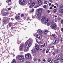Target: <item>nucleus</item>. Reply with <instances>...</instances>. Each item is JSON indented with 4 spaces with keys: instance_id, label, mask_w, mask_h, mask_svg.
Returning a JSON list of instances; mask_svg holds the SVG:
<instances>
[{
    "instance_id": "f257e3e1",
    "label": "nucleus",
    "mask_w": 63,
    "mask_h": 63,
    "mask_svg": "<svg viewBox=\"0 0 63 63\" xmlns=\"http://www.w3.org/2000/svg\"><path fill=\"white\" fill-rule=\"evenodd\" d=\"M32 42H33V40L30 39H29V40L26 41L25 42V44L26 46V48H24V51L26 52L28 51L30 46L32 44Z\"/></svg>"
},
{
    "instance_id": "f03ea898",
    "label": "nucleus",
    "mask_w": 63,
    "mask_h": 63,
    "mask_svg": "<svg viewBox=\"0 0 63 63\" xmlns=\"http://www.w3.org/2000/svg\"><path fill=\"white\" fill-rule=\"evenodd\" d=\"M35 2H32V0L29 1V4H31L29 7V8H32L33 7V6L35 5Z\"/></svg>"
},
{
    "instance_id": "7ed1b4c3",
    "label": "nucleus",
    "mask_w": 63,
    "mask_h": 63,
    "mask_svg": "<svg viewBox=\"0 0 63 63\" xmlns=\"http://www.w3.org/2000/svg\"><path fill=\"white\" fill-rule=\"evenodd\" d=\"M19 60H20L21 62H23L24 60V57L23 55H19L18 56Z\"/></svg>"
},
{
    "instance_id": "20e7f679",
    "label": "nucleus",
    "mask_w": 63,
    "mask_h": 63,
    "mask_svg": "<svg viewBox=\"0 0 63 63\" xmlns=\"http://www.w3.org/2000/svg\"><path fill=\"white\" fill-rule=\"evenodd\" d=\"M25 57L27 59H30L31 57V55L30 54L28 53L26 54Z\"/></svg>"
},
{
    "instance_id": "39448f33",
    "label": "nucleus",
    "mask_w": 63,
    "mask_h": 63,
    "mask_svg": "<svg viewBox=\"0 0 63 63\" xmlns=\"http://www.w3.org/2000/svg\"><path fill=\"white\" fill-rule=\"evenodd\" d=\"M24 47V44H22L20 45V47L19 50L21 51L23 50V47Z\"/></svg>"
},
{
    "instance_id": "423d86ee",
    "label": "nucleus",
    "mask_w": 63,
    "mask_h": 63,
    "mask_svg": "<svg viewBox=\"0 0 63 63\" xmlns=\"http://www.w3.org/2000/svg\"><path fill=\"white\" fill-rule=\"evenodd\" d=\"M34 36H36V37L38 38L39 39H42V38H43V36L41 35H36V34H34L33 35Z\"/></svg>"
},
{
    "instance_id": "0eeeda50",
    "label": "nucleus",
    "mask_w": 63,
    "mask_h": 63,
    "mask_svg": "<svg viewBox=\"0 0 63 63\" xmlns=\"http://www.w3.org/2000/svg\"><path fill=\"white\" fill-rule=\"evenodd\" d=\"M51 28H54V29H56L57 28V26L55 24H54L52 26H51Z\"/></svg>"
},
{
    "instance_id": "6e6552de",
    "label": "nucleus",
    "mask_w": 63,
    "mask_h": 63,
    "mask_svg": "<svg viewBox=\"0 0 63 63\" xmlns=\"http://www.w3.org/2000/svg\"><path fill=\"white\" fill-rule=\"evenodd\" d=\"M37 32L38 34L39 33L40 34H41V35L43 34V31L41 30H37Z\"/></svg>"
},
{
    "instance_id": "1a4fd4ad",
    "label": "nucleus",
    "mask_w": 63,
    "mask_h": 63,
    "mask_svg": "<svg viewBox=\"0 0 63 63\" xmlns=\"http://www.w3.org/2000/svg\"><path fill=\"white\" fill-rule=\"evenodd\" d=\"M43 2H42V1L41 0H39L38 1V3L39 6H41L43 5Z\"/></svg>"
},
{
    "instance_id": "9d476101",
    "label": "nucleus",
    "mask_w": 63,
    "mask_h": 63,
    "mask_svg": "<svg viewBox=\"0 0 63 63\" xmlns=\"http://www.w3.org/2000/svg\"><path fill=\"white\" fill-rule=\"evenodd\" d=\"M37 10L38 13H42V12L43 11V8H41L38 9Z\"/></svg>"
},
{
    "instance_id": "9b49d317",
    "label": "nucleus",
    "mask_w": 63,
    "mask_h": 63,
    "mask_svg": "<svg viewBox=\"0 0 63 63\" xmlns=\"http://www.w3.org/2000/svg\"><path fill=\"white\" fill-rule=\"evenodd\" d=\"M20 0V2L21 4L24 5V4H25V1H24V0Z\"/></svg>"
},
{
    "instance_id": "f8f14e48",
    "label": "nucleus",
    "mask_w": 63,
    "mask_h": 63,
    "mask_svg": "<svg viewBox=\"0 0 63 63\" xmlns=\"http://www.w3.org/2000/svg\"><path fill=\"white\" fill-rule=\"evenodd\" d=\"M9 14V12H5L3 14V16H8V14Z\"/></svg>"
},
{
    "instance_id": "ddd939ff",
    "label": "nucleus",
    "mask_w": 63,
    "mask_h": 63,
    "mask_svg": "<svg viewBox=\"0 0 63 63\" xmlns=\"http://www.w3.org/2000/svg\"><path fill=\"white\" fill-rule=\"evenodd\" d=\"M36 52V50L34 49H33L31 51V52L32 54H33V53H35Z\"/></svg>"
},
{
    "instance_id": "4468645a",
    "label": "nucleus",
    "mask_w": 63,
    "mask_h": 63,
    "mask_svg": "<svg viewBox=\"0 0 63 63\" xmlns=\"http://www.w3.org/2000/svg\"><path fill=\"white\" fill-rule=\"evenodd\" d=\"M6 19H7V18L6 17H5L3 19V22L4 23H5L6 22Z\"/></svg>"
},
{
    "instance_id": "2eb2a0df",
    "label": "nucleus",
    "mask_w": 63,
    "mask_h": 63,
    "mask_svg": "<svg viewBox=\"0 0 63 63\" xmlns=\"http://www.w3.org/2000/svg\"><path fill=\"white\" fill-rule=\"evenodd\" d=\"M42 15V13H38L37 16L38 17H39L40 16Z\"/></svg>"
},
{
    "instance_id": "dca6fc26",
    "label": "nucleus",
    "mask_w": 63,
    "mask_h": 63,
    "mask_svg": "<svg viewBox=\"0 0 63 63\" xmlns=\"http://www.w3.org/2000/svg\"><path fill=\"white\" fill-rule=\"evenodd\" d=\"M44 33L45 34H47V33L48 32V31L47 30H44Z\"/></svg>"
},
{
    "instance_id": "f3484780",
    "label": "nucleus",
    "mask_w": 63,
    "mask_h": 63,
    "mask_svg": "<svg viewBox=\"0 0 63 63\" xmlns=\"http://www.w3.org/2000/svg\"><path fill=\"white\" fill-rule=\"evenodd\" d=\"M12 63H16V59H13L12 60Z\"/></svg>"
},
{
    "instance_id": "a211bd4d",
    "label": "nucleus",
    "mask_w": 63,
    "mask_h": 63,
    "mask_svg": "<svg viewBox=\"0 0 63 63\" xmlns=\"http://www.w3.org/2000/svg\"><path fill=\"white\" fill-rule=\"evenodd\" d=\"M60 13H63V9H61L59 10Z\"/></svg>"
},
{
    "instance_id": "6ab92c4d",
    "label": "nucleus",
    "mask_w": 63,
    "mask_h": 63,
    "mask_svg": "<svg viewBox=\"0 0 63 63\" xmlns=\"http://www.w3.org/2000/svg\"><path fill=\"white\" fill-rule=\"evenodd\" d=\"M59 51H60V50L58 49L55 52V53H57L59 52Z\"/></svg>"
},
{
    "instance_id": "aec40b11",
    "label": "nucleus",
    "mask_w": 63,
    "mask_h": 63,
    "mask_svg": "<svg viewBox=\"0 0 63 63\" xmlns=\"http://www.w3.org/2000/svg\"><path fill=\"white\" fill-rule=\"evenodd\" d=\"M55 58L56 59H57V60H59L61 59V58H59V57H55Z\"/></svg>"
},
{
    "instance_id": "412c9836",
    "label": "nucleus",
    "mask_w": 63,
    "mask_h": 63,
    "mask_svg": "<svg viewBox=\"0 0 63 63\" xmlns=\"http://www.w3.org/2000/svg\"><path fill=\"white\" fill-rule=\"evenodd\" d=\"M12 25H13V24H12V23H10L9 24V27H11Z\"/></svg>"
},
{
    "instance_id": "4be33fe9",
    "label": "nucleus",
    "mask_w": 63,
    "mask_h": 63,
    "mask_svg": "<svg viewBox=\"0 0 63 63\" xmlns=\"http://www.w3.org/2000/svg\"><path fill=\"white\" fill-rule=\"evenodd\" d=\"M36 41H37L38 43H41V40L39 39H37L36 40Z\"/></svg>"
},
{
    "instance_id": "5701e85b",
    "label": "nucleus",
    "mask_w": 63,
    "mask_h": 63,
    "mask_svg": "<svg viewBox=\"0 0 63 63\" xmlns=\"http://www.w3.org/2000/svg\"><path fill=\"white\" fill-rule=\"evenodd\" d=\"M46 17H43L42 18V20L43 21H44L46 19Z\"/></svg>"
},
{
    "instance_id": "b1692460",
    "label": "nucleus",
    "mask_w": 63,
    "mask_h": 63,
    "mask_svg": "<svg viewBox=\"0 0 63 63\" xmlns=\"http://www.w3.org/2000/svg\"><path fill=\"white\" fill-rule=\"evenodd\" d=\"M49 19H47L46 20H45V23H47V22H48V21H49Z\"/></svg>"
},
{
    "instance_id": "393cba45",
    "label": "nucleus",
    "mask_w": 63,
    "mask_h": 63,
    "mask_svg": "<svg viewBox=\"0 0 63 63\" xmlns=\"http://www.w3.org/2000/svg\"><path fill=\"white\" fill-rule=\"evenodd\" d=\"M54 63H57L59 62V61H58L56 60L54 61Z\"/></svg>"
},
{
    "instance_id": "a878e982",
    "label": "nucleus",
    "mask_w": 63,
    "mask_h": 63,
    "mask_svg": "<svg viewBox=\"0 0 63 63\" xmlns=\"http://www.w3.org/2000/svg\"><path fill=\"white\" fill-rule=\"evenodd\" d=\"M51 23V22H48L47 24V25L48 26H49L50 24Z\"/></svg>"
},
{
    "instance_id": "bb28decb",
    "label": "nucleus",
    "mask_w": 63,
    "mask_h": 63,
    "mask_svg": "<svg viewBox=\"0 0 63 63\" xmlns=\"http://www.w3.org/2000/svg\"><path fill=\"white\" fill-rule=\"evenodd\" d=\"M51 60V59L50 58H49L48 59V62H50Z\"/></svg>"
},
{
    "instance_id": "cd10ccee",
    "label": "nucleus",
    "mask_w": 63,
    "mask_h": 63,
    "mask_svg": "<svg viewBox=\"0 0 63 63\" xmlns=\"http://www.w3.org/2000/svg\"><path fill=\"white\" fill-rule=\"evenodd\" d=\"M39 47V46L38 45H36L35 47V48H38V47Z\"/></svg>"
},
{
    "instance_id": "c85d7f7f",
    "label": "nucleus",
    "mask_w": 63,
    "mask_h": 63,
    "mask_svg": "<svg viewBox=\"0 0 63 63\" xmlns=\"http://www.w3.org/2000/svg\"><path fill=\"white\" fill-rule=\"evenodd\" d=\"M56 9H54L53 11V13H56Z\"/></svg>"
},
{
    "instance_id": "c756f323",
    "label": "nucleus",
    "mask_w": 63,
    "mask_h": 63,
    "mask_svg": "<svg viewBox=\"0 0 63 63\" xmlns=\"http://www.w3.org/2000/svg\"><path fill=\"white\" fill-rule=\"evenodd\" d=\"M34 18H37V17H39L38 16V15H35L34 16Z\"/></svg>"
},
{
    "instance_id": "7c9ffc66",
    "label": "nucleus",
    "mask_w": 63,
    "mask_h": 63,
    "mask_svg": "<svg viewBox=\"0 0 63 63\" xmlns=\"http://www.w3.org/2000/svg\"><path fill=\"white\" fill-rule=\"evenodd\" d=\"M40 6L39 5H35L34 6V8H38V7H39Z\"/></svg>"
},
{
    "instance_id": "2f4dec72",
    "label": "nucleus",
    "mask_w": 63,
    "mask_h": 63,
    "mask_svg": "<svg viewBox=\"0 0 63 63\" xmlns=\"http://www.w3.org/2000/svg\"><path fill=\"white\" fill-rule=\"evenodd\" d=\"M16 19H19V16H16L15 17Z\"/></svg>"
},
{
    "instance_id": "473e14b6",
    "label": "nucleus",
    "mask_w": 63,
    "mask_h": 63,
    "mask_svg": "<svg viewBox=\"0 0 63 63\" xmlns=\"http://www.w3.org/2000/svg\"><path fill=\"white\" fill-rule=\"evenodd\" d=\"M52 36L54 38H56V37H55V34H53L52 35Z\"/></svg>"
},
{
    "instance_id": "72a5a7b5",
    "label": "nucleus",
    "mask_w": 63,
    "mask_h": 63,
    "mask_svg": "<svg viewBox=\"0 0 63 63\" xmlns=\"http://www.w3.org/2000/svg\"><path fill=\"white\" fill-rule=\"evenodd\" d=\"M47 4V1H45L44 2V4Z\"/></svg>"
},
{
    "instance_id": "f704fd0d",
    "label": "nucleus",
    "mask_w": 63,
    "mask_h": 63,
    "mask_svg": "<svg viewBox=\"0 0 63 63\" xmlns=\"http://www.w3.org/2000/svg\"><path fill=\"white\" fill-rule=\"evenodd\" d=\"M45 45H46V43H45L44 45H41V47H44L45 46Z\"/></svg>"
},
{
    "instance_id": "c9c22d12",
    "label": "nucleus",
    "mask_w": 63,
    "mask_h": 63,
    "mask_svg": "<svg viewBox=\"0 0 63 63\" xmlns=\"http://www.w3.org/2000/svg\"><path fill=\"white\" fill-rule=\"evenodd\" d=\"M36 49V50H39V49H40L39 48V47L36 48H35Z\"/></svg>"
},
{
    "instance_id": "e433bc0d",
    "label": "nucleus",
    "mask_w": 63,
    "mask_h": 63,
    "mask_svg": "<svg viewBox=\"0 0 63 63\" xmlns=\"http://www.w3.org/2000/svg\"><path fill=\"white\" fill-rule=\"evenodd\" d=\"M8 3H9L11 1V0H7Z\"/></svg>"
},
{
    "instance_id": "4c0bfd02",
    "label": "nucleus",
    "mask_w": 63,
    "mask_h": 63,
    "mask_svg": "<svg viewBox=\"0 0 63 63\" xmlns=\"http://www.w3.org/2000/svg\"><path fill=\"white\" fill-rule=\"evenodd\" d=\"M21 17H23L24 16V14H22L21 15Z\"/></svg>"
},
{
    "instance_id": "58836bf2",
    "label": "nucleus",
    "mask_w": 63,
    "mask_h": 63,
    "mask_svg": "<svg viewBox=\"0 0 63 63\" xmlns=\"http://www.w3.org/2000/svg\"><path fill=\"white\" fill-rule=\"evenodd\" d=\"M21 43V41H18V44H20Z\"/></svg>"
},
{
    "instance_id": "ea45409f",
    "label": "nucleus",
    "mask_w": 63,
    "mask_h": 63,
    "mask_svg": "<svg viewBox=\"0 0 63 63\" xmlns=\"http://www.w3.org/2000/svg\"><path fill=\"white\" fill-rule=\"evenodd\" d=\"M34 8H33L32 10H31V12H33V11H34Z\"/></svg>"
},
{
    "instance_id": "a19ab883",
    "label": "nucleus",
    "mask_w": 63,
    "mask_h": 63,
    "mask_svg": "<svg viewBox=\"0 0 63 63\" xmlns=\"http://www.w3.org/2000/svg\"><path fill=\"white\" fill-rule=\"evenodd\" d=\"M43 7L44 8H47V6L46 5H44L43 6Z\"/></svg>"
},
{
    "instance_id": "79ce46f5",
    "label": "nucleus",
    "mask_w": 63,
    "mask_h": 63,
    "mask_svg": "<svg viewBox=\"0 0 63 63\" xmlns=\"http://www.w3.org/2000/svg\"><path fill=\"white\" fill-rule=\"evenodd\" d=\"M61 30L62 31V32H63V28H61Z\"/></svg>"
},
{
    "instance_id": "37998d69",
    "label": "nucleus",
    "mask_w": 63,
    "mask_h": 63,
    "mask_svg": "<svg viewBox=\"0 0 63 63\" xmlns=\"http://www.w3.org/2000/svg\"><path fill=\"white\" fill-rule=\"evenodd\" d=\"M34 61H36V58H34Z\"/></svg>"
},
{
    "instance_id": "c03bdc74",
    "label": "nucleus",
    "mask_w": 63,
    "mask_h": 63,
    "mask_svg": "<svg viewBox=\"0 0 63 63\" xmlns=\"http://www.w3.org/2000/svg\"><path fill=\"white\" fill-rule=\"evenodd\" d=\"M27 20H30V18H29V17H28L27 18Z\"/></svg>"
},
{
    "instance_id": "a18cd8bd",
    "label": "nucleus",
    "mask_w": 63,
    "mask_h": 63,
    "mask_svg": "<svg viewBox=\"0 0 63 63\" xmlns=\"http://www.w3.org/2000/svg\"><path fill=\"white\" fill-rule=\"evenodd\" d=\"M11 9L10 8H9L8 9V11H10V10H11Z\"/></svg>"
},
{
    "instance_id": "49530a36",
    "label": "nucleus",
    "mask_w": 63,
    "mask_h": 63,
    "mask_svg": "<svg viewBox=\"0 0 63 63\" xmlns=\"http://www.w3.org/2000/svg\"><path fill=\"white\" fill-rule=\"evenodd\" d=\"M51 5V3H50L49 4V6H50Z\"/></svg>"
},
{
    "instance_id": "de8ad7c7",
    "label": "nucleus",
    "mask_w": 63,
    "mask_h": 63,
    "mask_svg": "<svg viewBox=\"0 0 63 63\" xmlns=\"http://www.w3.org/2000/svg\"><path fill=\"white\" fill-rule=\"evenodd\" d=\"M61 23H63V20H61Z\"/></svg>"
},
{
    "instance_id": "09e8293b",
    "label": "nucleus",
    "mask_w": 63,
    "mask_h": 63,
    "mask_svg": "<svg viewBox=\"0 0 63 63\" xmlns=\"http://www.w3.org/2000/svg\"><path fill=\"white\" fill-rule=\"evenodd\" d=\"M44 51H45V49H44L43 51H42L43 53H44Z\"/></svg>"
},
{
    "instance_id": "8fccbe9b",
    "label": "nucleus",
    "mask_w": 63,
    "mask_h": 63,
    "mask_svg": "<svg viewBox=\"0 0 63 63\" xmlns=\"http://www.w3.org/2000/svg\"><path fill=\"white\" fill-rule=\"evenodd\" d=\"M38 61H41V60L40 59H38Z\"/></svg>"
},
{
    "instance_id": "3c124183",
    "label": "nucleus",
    "mask_w": 63,
    "mask_h": 63,
    "mask_svg": "<svg viewBox=\"0 0 63 63\" xmlns=\"http://www.w3.org/2000/svg\"><path fill=\"white\" fill-rule=\"evenodd\" d=\"M43 61H44V62H46V61L45 60V59H44L43 60Z\"/></svg>"
},
{
    "instance_id": "603ef678",
    "label": "nucleus",
    "mask_w": 63,
    "mask_h": 63,
    "mask_svg": "<svg viewBox=\"0 0 63 63\" xmlns=\"http://www.w3.org/2000/svg\"><path fill=\"white\" fill-rule=\"evenodd\" d=\"M58 20H60V19H61V18L60 17L59 18H58Z\"/></svg>"
},
{
    "instance_id": "864d4df0",
    "label": "nucleus",
    "mask_w": 63,
    "mask_h": 63,
    "mask_svg": "<svg viewBox=\"0 0 63 63\" xmlns=\"http://www.w3.org/2000/svg\"><path fill=\"white\" fill-rule=\"evenodd\" d=\"M25 63H30V62H26Z\"/></svg>"
},
{
    "instance_id": "5fc2aeb1",
    "label": "nucleus",
    "mask_w": 63,
    "mask_h": 63,
    "mask_svg": "<svg viewBox=\"0 0 63 63\" xmlns=\"http://www.w3.org/2000/svg\"><path fill=\"white\" fill-rule=\"evenodd\" d=\"M52 9V7L51 6L50 7V9Z\"/></svg>"
},
{
    "instance_id": "6e6d98bb",
    "label": "nucleus",
    "mask_w": 63,
    "mask_h": 63,
    "mask_svg": "<svg viewBox=\"0 0 63 63\" xmlns=\"http://www.w3.org/2000/svg\"><path fill=\"white\" fill-rule=\"evenodd\" d=\"M47 12L49 13H50V11L49 10H48Z\"/></svg>"
},
{
    "instance_id": "4d7b16f0",
    "label": "nucleus",
    "mask_w": 63,
    "mask_h": 63,
    "mask_svg": "<svg viewBox=\"0 0 63 63\" xmlns=\"http://www.w3.org/2000/svg\"><path fill=\"white\" fill-rule=\"evenodd\" d=\"M60 61L61 62H63V61H62V60H61Z\"/></svg>"
},
{
    "instance_id": "13d9d810",
    "label": "nucleus",
    "mask_w": 63,
    "mask_h": 63,
    "mask_svg": "<svg viewBox=\"0 0 63 63\" xmlns=\"http://www.w3.org/2000/svg\"><path fill=\"white\" fill-rule=\"evenodd\" d=\"M51 7H54V5H53L52 4V5Z\"/></svg>"
},
{
    "instance_id": "bf43d9fd",
    "label": "nucleus",
    "mask_w": 63,
    "mask_h": 63,
    "mask_svg": "<svg viewBox=\"0 0 63 63\" xmlns=\"http://www.w3.org/2000/svg\"><path fill=\"white\" fill-rule=\"evenodd\" d=\"M42 23H43V24H45V23H44V21H42Z\"/></svg>"
},
{
    "instance_id": "052dcab7",
    "label": "nucleus",
    "mask_w": 63,
    "mask_h": 63,
    "mask_svg": "<svg viewBox=\"0 0 63 63\" xmlns=\"http://www.w3.org/2000/svg\"><path fill=\"white\" fill-rule=\"evenodd\" d=\"M20 14V13H18V15H19V16H20V14Z\"/></svg>"
},
{
    "instance_id": "680f3d73",
    "label": "nucleus",
    "mask_w": 63,
    "mask_h": 63,
    "mask_svg": "<svg viewBox=\"0 0 63 63\" xmlns=\"http://www.w3.org/2000/svg\"><path fill=\"white\" fill-rule=\"evenodd\" d=\"M61 60H62V61H63V58H62L61 59Z\"/></svg>"
},
{
    "instance_id": "e2e57ef3",
    "label": "nucleus",
    "mask_w": 63,
    "mask_h": 63,
    "mask_svg": "<svg viewBox=\"0 0 63 63\" xmlns=\"http://www.w3.org/2000/svg\"><path fill=\"white\" fill-rule=\"evenodd\" d=\"M49 1H50V2H52V1L51 0H48Z\"/></svg>"
},
{
    "instance_id": "0e129e2a",
    "label": "nucleus",
    "mask_w": 63,
    "mask_h": 63,
    "mask_svg": "<svg viewBox=\"0 0 63 63\" xmlns=\"http://www.w3.org/2000/svg\"><path fill=\"white\" fill-rule=\"evenodd\" d=\"M54 8H56V6H54Z\"/></svg>"
},
{
    "instance_id": "69168bd1",
    "label": "nucleus",
    "mask_w": 63,
    "mask_h": 63,
    "mask_svg": "<svg viewBox=\"0 0 63 63\" xmlns=\"http://www.w3.org/2000/svg\"><path fill=\"white\" fill-rule=\"evenodd\" d=\"M56 5L58 7V4H57V3H56Z\"/></svg>"
},
{
    "instance_id": "338daca9",
    "label": "nucleus",
    "mask_w": 63,
    "mask_h": 63,
    "mask_svg": "<svg viewBox=\"0 0 63 63\" xmlns=\"http://www.w3.org/2000/svg\"><path fill=\"white\" fill-rule=\"evenodd\" d=\"M52 24H54V22H52Z\"/></svg>"
},
{
    "instance_id": "774afa93",
    "label": "nucleus",
    "mask_w": 63,
    "mask_h": 63,
    "mask_svg": "<svg viewBox=\"0 0 63 63\" xmlns=\"http://www.w3.org/2000/svg\"><path fill=\"white\" fill-rule=\"evenodd\" d=\"M56 44V42H54L53 44Z\"/></svg>"
}]
</instances>
